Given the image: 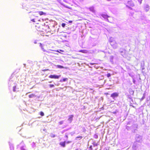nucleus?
<instances>
[{
	"label": "nucleus",
	"instance_id": "bb28decb",
	"mask_svg": "<svg viewBox=\"0 0 150 150\" xmlns=\"http://www.w3.org/2000/svg\"><path fill=\"white\" fill-rule=\"evenodd\" d=\"M89 148L91 149V150H92V146H90Z\"/></svg>",
	"mask_w": 150,
	"mask_h": 150
},
{
	"label": "nucleus",
	"instance_id": "0eeeda50",
	"mask_svg": "<svg viewBox=\"0 0 150 150\" xmlns=\"http://www.w3.org/2000/svg\"><path fill=\"white\" fill-rule=\"evenodd\" d=\"M101 16L105 19H108V18H110V16H108L107 15L105 14H101Z\"/></svg>",
	"mask_w": 150,
	"mask_h": 150
},
{
	"label": "nucleus",
	"instance_id": "9b49d317",
	"mask_svg": "<svg viewBox=\"0 0 150 150\" xmlns=\"http://www.w3.org/2000/svg\"><path fill=\"white\" fill-rule=\"evenodd\" d=\"M74 116L73 115H71L69 116V117L68 118V120L70 122H71L73 120V117Z\"/></svg>",
	"mask_w": 150,
	"mask_h": 150
},
{
	"label": "nucleus",
	"instance_id": "393cba45",
	"mask_svg": "<svg viewBox=\"0 0 150 150\" xmlns=\"http://www.w3.org/2000/svg\"><path fill=\"white\" fill-rule=\"evenodd\" d=\"M59 51H60V52H64V51L63 50H59Z\"/></svg>",
	"mask_w": 150,
	"mask_h": 150
},
{
	"label": "nucleus",
	"instance_id": "b1692460",
	"mask_svg": "<svg viewBox=\"0 0 150 150\" xmlns=\"http://www.w3.org/2000/svg\"><path fill=\"white\" fill-rule=\"evenodd\" d=\"M31 21H32L33 22H35V19H33L31 20Z\"/></svg>",
	"mask_w": 150,
	"mask_h": 150
},
{
	"label": "nucleus",
	"instance_id": "f3484780",
	"mask_svg": "<svg viewBox=\"0 0 150 150\" xmlns=\"http://www.w3.org/2000/svg\"><path fill=\"white\" fill-rule=\"evenodd\" d=\"M16 86H14L13 87V91L15 92L16 91Z\"/></svg>",
	"mask_w": 150,
	"mask_h": 150
},
{
	"label": "nucleus",
	"instance_id": "6ab92c4d",
	"mask_svg": "<svg viewBox=\"0 0 150 150\" xmlns=\"http://www.w3.org/2000/svg\"><path fill=\"white\" fill-rule=\"evenodd\" d=\"M66 24L65 23H63L62 24V26L63 27H64L65 26Z\"/></svg>",
	"mask_w": 150,
	"mask_h": 150
},
{
	"label": "nucleus",
	"instance_id": "c85d7f7f",
	"mask_svg": "<svg viewBox=\"0 0 150 150\" xmlns=\"http://www.w3.org/2000/svg\"><path fill=\"white\" fill-rule=\"evenodd\" d=\"M55 136V135H53L52 136V137H54Z\"/></svg>",
	"mask_w": 150,
	"mask_h": 150
},
{
	"label": "nucleus",
	"instance_id": "2f4dec72",
	"mask_svg": "<svg viewBox=\"0 0 150 150\" xmlns=\"http://www.w3.org/2000/svg\"><path fill=\"white\" fill-rule=\"evenodd\" d=\"M108 20V21L109 22H111L110 21H109L108 19H107Z\"/></svg>",
	"mask_w": 150,
	"mask_h": 150
},
{
	"label": "nucleus",
	"instance_id": "5701e85b",
	"mask_svg": "<svg viewBox=\"0 0 150 150\" xmlns=\"http://www.w3.org/2000/svg\"><path fill=\"white\" fill-rule=\"evenodd\" d=\"M63 123V121H61L59 122V123L60 125H61V124H62Z\"/></svg>",
	"mask_w": 150,
	"mask_h": 150
},
{
	"label": "nucleus",
	"instance_id": "4be33fe9",
	"mask_svg": "<svg viewBox=\"0 0 150 150\" xmlns=\"http://www.w3.org/2000/svg\"><path fill=\"white\" fill-rule=\"evenodd\" d=\"M138 1L140 3V4H141L142 3V0H138Z\"/></svg>",
	"mask_w": 150,
	"mask_h": 150
},
{
	"label": "nucleus",
	"instance_id": "7c9ffc66",
	"mask_svg": "<svg viewBox=\"0 0 150 150\" xmlns=\"http://www.w3.org/2000/svg\"><path fill=\"white\" fill-rule=\"evenodd\" d=\"M59 50H57L56 51V52H60L59 51Z\"/></svg>",
	"mask_w": 150,
	"mask_h": 150
},
{
	"label": "nucleus",
	"instance_id": "dca6fc26",
	"mask_svg": "<svg viewBox=\"0 0 150 150\" xmlns=\"http://www.w3.org/2000/svg\"><path fill=\"white\" fill-rule=\"evenodd\" d=\"M40 114L42 116H43L44 115V113L42 112H40Z\"/></svg>",
	"mask_w": 150,
	"mask_h": 150
},
{
	"label": "nucleus",
	"instance_id": "f03ea898",
	"mask_svg": "<svg viewBox=\"0 0 150 150\" xmlns=\"http://www.w3.org/2000/svg\"><path fill=\"white\" fill-rule=\"evenodd\" d=\"M125 4L126 6L129 8L134 6V3L132 0H128L125 2Z\"/></svg>",
	"mask_w": 150,
	"mask_h": 150
},
{
	"label": "nucleus",
	"instance_id": "72a5a7b5",
	"mask_svg": "<svg viewBox=\"0 0 150 150\" xmlns=\"http://www.w3.org/2000/svg\"><path fill=\"white\" fill-rule=\"evenodd\" d=\"M106 95H108V93H106Z\"/></svg>",
	"mask_w": 150,
	"mask_h": 150
},
{
	"label": "nucleus",
	"instance_id": "f257e3e1",
	"mask_svg": "<svg viewBox=\"0 0 150 150\" xmlns=\"http://www.w3.org/2000/svg\"><path fill=\"white\" fill-rule=\"evenodd\" d=\"M35 28L38 31L44 32L48 30L49 27L47 25H46L44 23L40 22L36 24Z\"/></svg>",
	"mask_w": 150,
	"mask_h": 150
},
{
	"label": "nucleus",
	"instance_id": "2eb2a0df",
	"mask_svg": "<svg viewBox=\"0 0 150 150\" xmlns=\"http://www.w3.org/2000/svg\"><path fill=\"white\" fill-rule=\"evenodd\" d=\"M83 137L82 136H78L77 137H76V139H81Z\"/></svg>",
	"mask_w": 150,
	"mask_h": 150
},
{
	"label": "nucleus",
	"instance_id": "423d86ee",
	"mask_svg": "<svg viewBox=\"0 0 150 150\" xmlns=\"http://www.w3.org/2000/svg\"><path fill=\"white\" fill-rule=\"evenodd\" d=\"M40 46L41 47L42 50H43V51H45V48H46V47H45V45H42L41 43H40Z\"/></svg>",
	"mask_w": 150,
	"mask_h": 150
},
{
	"label": "nucleus",
	"instance_id": "1a4fd4ad",
	"mask_svg": "<svg viewBox=\"0 0 150 150\" xmlns=\"http://www.w3.org/2000/svg\"><path fill=\"white\" fill-rule=\"evenodd\" d=\"M38 13L40 16H42L43 15H46V13H45L44 12L42 11H38Z\"/></svg>",
	"mask_w": 150,
	"mask_h": 150
},
{
	"label": "nucleus",
	"instance_id": "ddd939ff",
	"mask_svg": "<svg viewBox=\"0 0 150 150\" xmlns=\"http://www.w3.org/2000/svg\"><path fill=\"white\" fill-rule=\"evenodd\" d=\"M68 80V79L67 78H63L62 80H61L60 81L61 82H65Z\"/></svg>",
	"mask_w": 150,
	"mask_h": 150
},
{
	"label": "nucleus",
	"instance_id": "cd10ccee",
	"mask_svg": "<svg viewBox=\"0 0 150 150\" xmlns=\"http://www.w3.org/2000/svg\"><path fill=\"white\" fill-rule=\"evenodd\" d=\"M72 21H69V23H72Z\"/></svg>",
	"mask_w": 150,
	"mask_h": 150
},
{
	"label": "nucleus",
	"instance_id": "7ed1b4c3",
	"mask_svg": "<svg viewBox=\"0 0 150 150\" xmlns=\"http://www.w3.org/2000/svg\"><path fill=\"white\" fill-rule=\"evenodd\" d=\"M110 43L113 48H115L117 47V44L115 41H110Z\"/></svg>",
	"mask_w": 150,
	"mask_h": 150
},
{
	"label": "nucleus",
	"instance_id": "f8f14e48",
	"mask_svg": "<svg viewBox=\"0 0 150 150\" xmlns=\"http://www.w3.org/2000/svg\"><path fill=\"white\" fill-rule=\"evenodd\" d=\"M79 52L84 53H87L88 52L87 50H81L79 51Z\"/></svg>",
	"mask_w": 150,
	"mask_h": 150
},
{
	"label": "nucleus",
	"instance_id": "a211bd4d",
	"mask_svg": "<svg viewBox=\"0 0 150 150\" xmlns=\"http://www.w3.org/2000/svg\"><path fill=\"white\" fill-rule=\"evenodd\" d=\"M57 67H58V68H64L62 66H61V65H58Z\"/></svg>",
	"mask_w": 150,
	"mask_h": 150
},
{
	"label": "nucleus",
	"instance_id": "e433bc0d",
	"mask_svg": "<svg viewBox=\"0 0 150 150\" xmlns=\"http://www.w3.org/2000/svg\"><path fill=\"white\" fill-rule=\"evenodd\" d=\"M132 14H131V15H132Z\"/></svg>",
	"mask_w": 150,
	"mask_h": 150
},
{
	"label": "nucleus",
	"instance_id": "c9c22d12",
	"mask_svg": "<svg viewBox=\"0 0 150 150\" xmlns=\"http://www.w3.org/2000/svg\"><path fill=\"white\" fill-rule=\"evenodd\" d=\"M76 150H78V149H76Z\"/></svg>",
	"mask_w": 150,
	"mask_h": 150
},
{
	"label": "nucleus",
	"instance_id": "9d476101",
	"mask_svg": "<svg viewBox=\"0 0 150 150\" xmlns=\"http://www.w3.org/2000/svg\"><path fill=\"white\" fill-rule=\"evenodd\" d=\"M59 144L61 146L63 147H65V142H61L59 143Z\"/></svg>",
	"mask_w": 150,
	"mask_h": 150
},
{
	"label": "nucleus",
	"instance_id": "20e7f679",
	"mask_svg": "<svg viewBox=\"0 0 150 150\" xmlns=\"http://www.w3.org/2000/svg\"><path fill=\"white\" fill-rule=\"evenodd\" d=\"M60 76H57L55 75H51L49 76V78L51 79H58Z\"/></svg>",
	"mask_w": 150,
	"mask_h": 150
},
{
	"label": "nucleus",
	"instance_id": "c756f323",
	"mask_svg": "<svg viewBox=\"0 0 150 150\" xmlns=\"http://www.w3.org/2000/svg\"><path fill=\"white\" fill-rule=\"evenodd\" d=\"M71 141H68V142H67V143H71Z\"/></svg>",
	"mask_w": 150,
	"mask_h": 150
},
{
	"label": "nucleus",
	"instance_id": "412c9836",
	"mask_svg": "<svg viewBox=\"0 0 150 150\" xmlns=\"http://www.w3.org/2000/svg\"><path fill=\"white\" fill-rule=\"evenodd\" d=\"M49 86L50 87H52L54 86V85L53 84H50Z\"/></svg>",
	"mask_w": 150,
	"mask_h": 150
},
{
	"label": "nucleus",
	"instance_id": "39448f33",
	"mask_svg": "<svg viewBox=\"0 0 150 150\" xmlns=\"http://www.w3.org/2000/svg\"><path fill=\"white\" fill-rule=\"evenodd\" d=\"M118 96V93H114L112 94L111 95V97L113 98H114L115 97H117Z\"/></svg>",
	"mask_w": 150,
	"mask_h": 150
},
{
	"label": "nucleus",
	"instance_id": "473e14b6",
	"mask_svg": "<svg viewBox=\"0 0 150 150\" xmlns=\"http://www.w3.org/2000/svg\"><path fill=\"white\" fill-rule=\"evenodd\" d=\"M95 64L94 63H91V64H92V65H93V64Z\"/></svg>",
	"mask_w": 150,
	"mask_h": 150
},
{
	"label": "nucleus",
	"instance_id": "a878e982",
	"mask_svg": "<svg viewBox=\"0 0 150 150\" xmlns=\"http://www.w3.org/2000/svg\"><path fill=\"white\" fill-rule=\"evenodd\" d=\"M48 70H49V69H46L43 70V71H48Z\"/></svg>",
	"mask_w": 150,
	"mask_h": 150
},
{
	"label": "nucleus",
	"instance_id": "4468645a",
	"mask_svg": "<svg viewBox=\"0 0 150 150\" xmlns=\"http://www.w3.org/2000/svg\"><path fill=\"white\" fill-rule=\"evenodd\" d=\"M29 98H32L34 97L35 96V95L34 94H32L30 95H29L28 96Z\"/></svg>",
	"mask_w": 150,
	"mask_h": 150
},
{
	"label": "nucleus",
	"instance_id": "6e6552de",
	"mask_svg": "<svg viewBox=\"0 0 150 150\" xmlns=\"http://www.w3.org/2000/svg\"><path fill=\"white\" fill-rule=\"evenodd\" d=\"M89 9L91 12L94 13L95 12V10L93 7H91L89 8Z\"/></svg>",
	"mask_w": 150,
	"mask_h": 150
},
{
	"label": "nucleus",
	"instance_id": "aec40b11",
	"mask_svg": "<svg viewBox=\"0 0 150 150\" xmlns=\"http://www.w3.org/2000/svg\"><path fill=\"white\" fill-rule=\"evenodd\" d=\"M111 76V74L110 73H108L107 74V77H109Z\"/></svg>",
	"mask_w": 150,
	"mask_h": 150
},
{
	"label": "nucleus",
	"instance_id": "f704fd0d",
	"mask_svg": "<svg viewBox=\"0 0 150 150\" xmlns=\"http://www.w3.org/2000/svg\"><path fill=\"white\" fill-rule=\"evenodd\" d=\"M34 43H36V42H34Z\"/></svg>",
	"mask_w": 150,
	"mask_h": 150
}]
</instances>
